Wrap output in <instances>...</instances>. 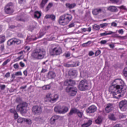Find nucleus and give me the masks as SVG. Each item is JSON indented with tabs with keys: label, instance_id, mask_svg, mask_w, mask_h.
Returning <instances> with one entry per match:
<instances>
[{
	"label": "nucleus",
	"instance_id": "4468645a",
	"mask_svg": "<svg viewBox=\"0 0 127 127\" xmlns=\"http://www.w3.org/2000/svg\"><path fill=\"white\" fill-rule=\"evenodd\" d=\"M115 32L112 31H109L108 32L107 31H105V32L101 33L100 34V37H102V36H107V35H112V34H114Z\"/></svg>",
	"mask_w": 127,
	"mask_h": 127
},
{
	"label": "nucleus",
	"instance_id": "37998d69",
	"mask_svg": "<svg viewBox=\"0 0 127 127\" xmlns=\"http://www.w3.org/2000/svg\"><path fill=\"white\" fill-rule=\"evenodd\" d=\"M18 124H22L24 122V118H19L17 121Z\"/></svg>",
	"mask_w": 127,
	"mask_h": 127
},
{
	"label": "nucleus",
	"instance_id": "dca6fc26",
	"mask_svg": "<svg viewBox=\"0 0 127 127\" xmlns=\"http://www.w3.org/2000/svg\"><path fill=\"white\" fill-rule=\"evenodd\" d=\"M77 70L71 69L68 72V75L70 77H76L77 76Z\"/></svg>",
	"mask_w": 127,
	"mask_h": 127
},
{
	"label": "nucleus",
	"instance_id": "bb28decb",
	"mask_svg": "<svg viewBox=\"0 0 127 127\" xmlns=\"http://www.w3.org/2000/svg\"><path fill=\"white\" fill-rule=\"evenodd\" d=\"M37 26V23H34L32 25H31L29 26L28 29L30 30V31H32V30H34L35 28H36Z\"/></svg>",
	"mask_w": 127,
	"mask_h": 127
},
{
	"label": "nucleus",
	"instance_id": "864d4df0",
	"mask_svg": "<svg viewBox=\"0 0 127 127\" xmlns=\"http://www.w3.org/2000/svg\"><path fill=\"white\" fill-rule=\"evenodd\" d=\"M15 74L16 76H21L22 75L21 71H17V72H15Z\"/></svg>",
	"mask_w": 127,
	"mask_h": 127
},
{
	"label": "nucleus",
	"instance_id": "7ed1b4c3",
	"mask_svg": "<svg viewBox=\"0 0 127 127\" xmlns=\"http://www.w3.org/2000/svg\"><path fill=\"white\" fill-rule=\"evenodd\" d=\"M72 15L70 14H64L61 15L59 18V23L60 25L65 26L72 20Z\"/></svg>",
	"mask_w": 127,
	"mask_h": 127
},
{
	"label": "nucleus",
	"instance_id": "7c9ffc66",
	"mask_svg": "<svg viewBox=\"0 0 127 127\" xmlns=\"http://www.w3.org/2000/svg\"><path fill=\"white\" fill-rule=\"evenodd\" d=\"M42 89L43 90H45L46 91H47L48 90H50L51 89V86L50 85H46L42 86Z\"/></svg>",
	"mask_w": 127,
	"mask_h": 127
},
{
	"label": "nucleus",
	"instance_id": "5701e85b",
	"mask_svg": "<svg viewBox=\"0 0 127 127\" xmlns=\"http://www.w3.org/2000/svg\"><path fill=\"white\" fill-rule=\"evenodd\" d=\"M45 18L48 19V18H50L51 20L54 21L56 18V16L53 14H47L45 16Z\"/></svg>",
	"mask_w": 127,
	"mask_h": 127
},
{
	"label": "nucleus",
	"instance_id": "423d86ee",
	"mask_svg": "<svg viewBox=\"0 0 127 127\" xmlns=\"http://www.w3.org/2000/svg\"><path fill=\"white\" fill-rule=\"evenodd\" d=\"M50 54L51 56H58L62 54V49L60 47H56L50 51Z\"/></svg>",
	"mask_w": 127,
	"mask_h": 127
},
{
	"label": "nucleus",
	"instance_id": "cd10ccee",
	"mask_svg": "<svg viewBox=\"0 0 127 127\" xmlns=\"http://www.w3.org/2000/svg\"><path fill=\"white\" fill-rule=\"evenodd\" d=\"M41 17V12L39 11H36L34 12V18L39 19Z\"/></svg>",
	"mask_w": 127,
	"mask_h": 127
},
{
	"label": "nucleus",
	"instance_id": "a18cd8bd",
	"mask_svg": "<svg viewBox=\"0 0 127 127\" xmlns=\"http://www.w3.org/2000/svg\"><path fill=\"white\" fill-rule=\"evenodd\" d=\"M24 122H25L26 123L28 124V125H31L32 122L30 119H26L24 118Z\"/></svg>",
	"mask_w": 127,
	"mask_h": 127
},
{
	"label": "nucleus",
	"instance_id": "9d476101",
	"mask_svg": "<svg viewBox=\"0 0 127 127\" xmlns=\"http://www.w3.org/2000/svg\"><path fill=\"white\" fill-rule=\"evenodd\" d=\"M66 91L67 93H69L70 96L71 97H74V96H76V94H77V92L78 91V89L76 87H67L66 88Z\"/></svg>",
	"mask_w": 127,
	"mask_h": 127
},
{
	"label": "nucleus",
	"instance_id": "13d9d810",
	"mask_svg": "<svg viewBox=\"0 0 127 127\" xmlns=\"http://www.w3.org/2000/svg\"><path fill=\"white\" fill-rule=\"evenodd\" d=\"M117 25H118V24L116 23L115 22H113L111 23V26H114V27H117Z\"/></svg>",
	"mask_w": 127,
	"mask_h": 127
},
{
	"label": "nucleus",
	"instance_id": "3c124183",
	"mask_svg": "<svg viewBox=\"0 0 127 127\" xmlns=\"http://www.w3.org/2000/svg\"><path fill=\"white\" fill-rule=\"evenodd\" d=\"M65 67H67L68 68L70 67H73V64H66L65 65H64Z\"/></svg>",
	"mask_w": 127,
	"mask_h": 127
},
{
	"label": "nucleus",
	"instance_id": "49530a36",
	"mask_svg": "<svg viewBox=\"0 0 127 127\" xmlns=\"http://www.w3.org/2000/svg\"><path fill=\"white\" fill-rule=\"evenodd\" d=\"M112 3H115L116 4H118L119 3L120 0H109Z\"/></svg>",
	"mask_w": 127,
	"mask_h": 127
},
{
	"label": "nucleus",
	"instance_id": "c9c22d12",
	"mask_svg": "<svg viewBox=\"0 0 127 127\" xmlns=\"http://www.w3.org/2000/svg\"><path fill=\"white\" fill-rule=\"evenodd\" d=\"M78 66H80V62L77 61V62H74L73 63L72 67H77Z\"/></svg>",
	"mask_w": 127,
	"mask_h": 127
},
{
	"label": "nucleus",
	"instance_id": "c85d7f7f",
	"mask_svg": "<svg viewBox=\"0 0 127 127\" xmlns=\"http://www.w3.org/2000/svg\"><path fill=\"white\" fill-rule=\"evenodd\" d=\"M47 2H48V0H42L40 4V8H44Z\"/></svg>",
	"mask_w": 127,
	"mask_h": 127
},
{
	"label": "nucleus",
	"instance_id": "f03ea898",
	"mask_svg": "<svg viewBox=\"0 0 127 127\" xmlns=\"http://www.w3.org/2000/svg\"><path fill=\"white\" fill-rule=\"evenodd\" d=\"M31 56L36 60H42L46 56V51L41 48H36L33 51Z\"/></svg>",
	"mask_w": 127,
	"mask_h": 127
},
{
	"label": "nucleus",
	"instance_id": "603ef678",
	"mask_svg": "<svg viewBox=\"0 0 127 127\" xmlns=\"http://www.w3.org/2000/svg\"><path fill=\"white\" fill-rule=\"evenodd\" d=\"M10 76V72H7L5 75H4V77L5 78H9Z\"/></svg>",
	"mask_w": 127,
	"mask_h": 127
},
{
	"label": "nucleus",
	"instance_id": "1a4fd4ad",
	"mask_svg": "<svg viewBox=\"0 0 127 127\" xmlns=\"http://www.w3.org/2000/svg\"><path fill=\"white\" fill-rule=\"evenodd\" d=\"M119 107L122 112H126L127 109V101L124 100L120 101L119 103Z\"/></svg>",
	"mask_w": 127,
	"mask_h": 127
},
{
	"label": "nucleus",
	"instance_id": "338daca9",
	"mask_svg": "<svg viewBox=\"0 0 127 127\" xmlns=\"http://www.w3.org/2000/svg\"><path fill=\"white\" fill-rule=\"evenodd\" d=\"M19 64H20V66H21V67H24V66H25L24 63H23L22 62H20Z\"/></svg>",
	"mask_w": 127,
	"mask_h": 127
},
{
	"label": "nucleus",
	"instance_id": "412c9836",
	"mask_svg": "<svg viewBox=\"0 0 127 127\" xmlns=\"http://www.w3.org/2000/svg\"><path fill=\"white\" fill-rule=\"evenodd\" d=\"M69 111V108L67 106H64L62 107V111L61 114H66Z\"/></svg>",
	"mask_w": 127,
	"mask_h": 127
},
{
	"label": "nucleus",
	"instance_id": "c756f323",
	"mask_svg": "<svg viewBox=\"0 0 127 127\" xmlns=\"http://www.w3.org/2000/svg\"><path fill=\"white\" fill-rule=\"evenodd\" d=\"M102 122H103V118L102 116H98L97 119L95 120V123L97 125L102 124Z\"/></svg>",
	"mask_w": 127,
	"mask_h": 127
},
{
	"label": "nucleus",
	"instance_id": "72a5a7b5",
	"mask_svg": "<svg viewBox=\"0 0 127 127\" xmlns=\"http://www.w3.org/2000/svg\"><path fill=\"white\" fill-rule=\"evenodd\" d=\"M52 6H53V3L52 2L49 3L48 5L46 7V11H48V10H49V9H50V8H51V7H52Z\"/></svg>",
	"mask_w": 127,
	"mask_h": 127
},
{
	"label": "nucleus",
	"instance_id": "2f4dec72",
	"mask_svg": "<svg viewBox=\"0 0 127 127\" xmlns=\"http://www.w3.org/2000/svg\"><path fill=\"white\" fill-rule=\"evenodd\" d=\"M5 41V36L3 35H0V43H3Z\"/></svg>",
	"mask_w": 127,
	"mask_h": 127
},
{
	"label": "nucleus",
	"instance_id": "f8f14e48",
	"mask_svg": "<svg viewBox=\"0 0 127 127\" xmlns=\"http://www.w3.org/2000/svg\"><path fill=\"white\" fill-rule=\"evenodd\" d=\"M60 119V116L58 115L53 116L50 119V124L52 126H54L56 124V122L58 120Z\"/></svg>",
	"mask_w": 127,
	"mask_h": 127
},
{
	"label": "nucleus",
	"instance_id": "a19ab883",
	"mask_svg": "<svg viewBox=\"0 0 127 127\" xmlns=\"http://www.w3.org/2000/svg\"><path fill=\"white\" fill-rule=\"evenodd\" d=\"M108 25H109V23H104L100 24V26L101 28H105V27H107Z\"/></svg>",
	"mask_w": 127,
	"mask_h": 127
},
{
	"label": "nucleus",
	"instance_id": "8fccbe9b",
	"mask_svg": "<svg viewBox=\"0 0 127 127\" xmlns=\"http://www.w3.org/2000/svg\"><path fill=\"white\" fill-rule=\"evenodd\" d=\"M0 51H1V52L4 51V45L3 44L0 45Z\"/></svg>",
	"mask_w": 127,
	"mask_h": 127
},
{
	"label": "nucleus",
	"instance_id": "4be33fe9",
	"mask_svg": "<svg viewBox=\"0 0 127 127\" xmlns=\"http://www.w3.org/2000/svg\"><path fill=\"white\" fill-rule=\"evenodd\" d=\"M65 6L69 9H72V8H74V7L76 6V4L75 3L72 4H70V3H65Z\"/></svg>",
	"mask_w": 127,
	"mask_h": 127
},
{
	"label": "nucleus",
	"instance_id": "6e6d98bb",
	"mask_svg": "<svg viewBox=\"0 0 127 127\" xmlns=\"http://www.w3.org/2000/svg\"><path fill=\"white\" fill-rule=\"evenodd\" d=\"M70 55H71V54H70L69 52L66 53L64 54V56H65V57H66V58H67L68 57H70Z\"/></svg>",
	"mask_w": 127,
	"mask_h": 127
},
{
	"label": "nucleus",
	"instance_id": "2eb2a0df",
	"mask_svg": "<svg viewBox=\"0 0 127 127\" xmlns=\"http://www.w3.org/2000/svg\"><path fill=\"white\" fill-rule=\"evenodd\" d=\"M102 10L103 9L101 8H95L92 10V13L94 15H98L99 13H101V12H102Z\"/></svg>",
	"mask_w": 127,
	"mask_h": 127
},
{
	"label": "nucleus",
	"instance_id": "f3484780",
	"mask_svg": "<svg viewBox=\"0 0 127 127\" xmlns=\"http://www.w3.org/2000/svg\"><path fill=\"white\" fill-rule=\"evenodd\" d=\"M107 9L111 11V12H117L119 10L116 6H110L108 7Z\"/></svg>",
	"mask_w": 127,
	"mask_h": 127
},
{
	"label": "nucleus",
	"instance_id": "680f3d73",
	"mask_svg": "<svg viewBox=\"0 0 127 127\" xmlns=\"http://www.w3.org/2000/svg\"><path fill=\"white\" fill-rule=\"evenodd\" d=\"M107 40H102L100 41V44H106L107 43Z\"/></svg>",
	"mask_w": 127,
	"mask_h": 127
},
{
	"label": "nucleus",
	"instance_id": "e433bc0d",
	"mask_svg": "<svg viewBox=\"0 0 127 127\" xmlns=\"http://www.w3.org/2000/svg\"><path fill=\"white\" fill-rule=\"evenodd\" d=\"M76 115H77V116L79 118H81L83 117V112L80 111V110H77Z\"/></svg>",
	"mask_w": 127,
	"mask_h": 127
},
{
	"label": "nucleus",
	"instance_id": "473e14b6",
	"mask_svg": "<svg viewBox=\"0 0 127 127\" xmlns=\"http://www.w3.org/2000/svg\"><path fill=\"white\" fill-rule=\"evenodd\" d=\"M108 117L109 119L111 120V121H117V119L115 117V115L113 114H110Z\"/></svg>",
	"mask_w": 127,
	"mask_h": 127
},
{
	"label": "nucleus",
	"instance_id": "774afa93",
	"mask_svg": "<svg viewBox=\"0 0 127 127\" xmlns=\"http://www.w3.org/2000/svg\"><path fill=\"white\" fill-rule=\"evenodd\" d=\"M74 23H70V24L68 25V27H69V28L74 27Z\"/></svg>",
	"mask_w": 127,
	"mask_h": 127
},
{
	"label": "nucleus",
	"instance_id": "69168bd1",
	"mask_svg": "<svg viewBox=\"0 0 127 127\" xmlns=\"http://www.w3.org/2000/svg\"><path fill=\"white\" fill-rule=\"evenodd\" d=\"M94 53L93 51H90L89 52L88 55L89 56H93L94 55Z\"/></svg>",
	"mask_w": 127,
	"mask_h": 127
},
{
	"label": "nucleus",
	"instance_id": "39448f33",
	"mask_svg": "<svg viewBox=\"0 0 127 127\" xmlns=\"http://www.w3.org/2000/svg\"><path fill=\"white\" fill-rule=\"evenodd\" d=\"M4 11L6 14L11 15L14 12V7L13 3L10 2L8 3L4 7Z\"/></svg>",
	"mask_w": 127,
	"mask_h": 127
},
{
	"label": "nucleus",
	"instance_id": "4d7b16f0",
	"mask_svg": "<svg viewBox=\"0 0 127 127\" xmlns=\"http://www.w3.org/2000/svg\"><path fill=\"white\" fill-rule=\"evenodd\" d=\"M0 90H4V89H5V85H4V84L0 85Z\"/></svg>",
	"mask_w": 127,
	"mask_h": 127
},
{
	"label": "nucleus",
	"instance_id": "6e6552de",
	"mask_svg": "<svg viewBox=\"0 0 127 127\" xmlns=\"http://www.w3.org/2000/svg\"><path fill=\"white\" fill-rule=\"evenodd\" d=\"M32 111L35 116H39L42 113V108L37 105L34 106L32 108Z\"/></svg>",
	"mask_w": 127,
	"mask_h": 127
},
{
	"label": "nucleus",
	"instance_id": "f257e3e1",
	"mask_svg": "<svg viewBox=\"0 0 127 127\" xmlns=\"http://www.w3.org/2000/svg\"><path fill=\"white\" fill-rule=\"evenodd\" d=\"M117 85H113L109 87V91L113 94L114 98L115 99H120L122 97L121 93L123 92V89H126L127 86L124 84L123 81L120 79H116L115 80ZM121 84H124L122 85Z\"/></svg>",
	"mask_w": 127,
	"mask_h": 127
},
{
	"label": "nucleus",
	"instance_id": "6ab92c4d",
	"mask_svg": "<svg viewBox=\"0 0 127 127\" xmlns=\"http://www.w3.org/2000/svg\"><path fill=\"white\" fill-rule=\"evenodd\" d=\"M56 77V74L55 72L53 71H49L48 73V78L49 79H54Z\"/></svg>",
	"mask_w": 127,
	"mask_h": 127
},
{
	"label": "nucleus",
	"instance_id": "4c0bfd02",
	"mask_svg": "<svg viewBox=\"0 0 127 127\" xmlns=\"http://www.w3.org/2000/svg\"><path fill=\"white\" fill-rule=\"evenodd\" d=\"M100 26H99V25H97V24H94L93 26V29H94V30H100V29L101 28L100 27Z\"/></svg>",
	"mask_w": 127,
	"mask_h": 127
},
{
	"label": "nucleus",
	"instance_id": "ddd939ff",
	"mask_svg": "<svg viewBox=\"0 0 127 127\" xmlns=\"http://www.w3.org/2000/svg\"><path fill=\"white\" fill-rule=\"evenodd\" d=\"M75 84L76 82L72 79L65 80L64 82V86H73Z\"/></svg>",
	"mask_w": 127,
	"mask_h": 127
},
{
	"label": "nucleus",
	"instance_id": "393cba45",
	"mask_svg": "<svg viewBox=\"0 0 127 127\" xmlns=\"http://www.w3.org/2000/svg\"><path fill=\"white\" fill-rule=\"evenodd\" d=\"M92 120H88L87 122L81 125V127H89L92 125Z\"/></svg>",
	"mask_w": 127,
	"mask_h": 127
},
{
	"label": "nucleus",
	"instance_id": "a878e982",
	"mask_svg": "<svg viewBox=\"0 0 127 127\" xmlns=\"http://www.w3.org/2000/svg\"><path fill=\"white\" fill-rule=\"evenodd\" d=\"M78 109L77 108H71L70 110L68 115L69 116H72L73 114H77V112H78Z\"/></svg>",
	"mask_w": 127,
	"mask_h": 127
},
{
	"label": "nucleus",
	"instance_id": "ea45409f",
	"mask_svg": "<svg viewBox=\"0 0 127 127\" xmlns=\"http://www.w3.org/2000/svg\"><path fill=\"white\" fill-rule=\"evenodd\" d=\"M20 43H21V41L19 39H14V44H20Z\"/></svg>",
	"mask_w": 127,
	"mask_h": 127
},
{
	"label": "nucleus",
	"instance_id": "5fc2aeb1",
	"mask_svg": "<svg viewBox=\"0 0 127 127\" xmlns=\"http://www.w3.org/2000/svg\"><path fill=\"white\" fill-rule=\"evenodd\" d=\"M14 120H17L18 119V114L17 112L14 114Z\"/></svg>",
	"mask_w": 127,
	"mask_h": 127
},
{
	"label": "nucleus",
	"instance_id": "58836bf2",
	"mask_svg": "<svg viewBox=\"0 0 127 127\" xmlns=\"http://www.w3.org/2000/svg\"><path fill=\"white\" fill-rule=\"evenodd\" d=\"M90 44H91V41H89L86 43L82 44V47H87L89 46V45H90Z\"/></svg>",
	"mask_w": 127,
	"mask_h": 127
},
{
	"label": "nucleus",
	"instance_id": "0e129e2a",
	"mask_svg": "<svg viewBox=\"0 0 127 127\" xmlns=\"http://www.w3.org/2000/svg\"><path fill=\"white\" fill-rule=\"evenodd\" d=\"M119 33H120V34H124V30L123 29H120L118 31Z\"/></svg>",
	"mask_w": 127,
	"mask_h": 127
},
{
	"label": "nucleus",
	"instance_id": "c03bdc74",
	"mask_svg": "<svg viewBox=\"0 0 127 127\" xmlns=\"http://www.w3.org/2000/svg\"><path fill=\"white\" fill-rule=\"evenodd\" d=\"M118 8H120V9H124V10H127V8L125 5H121L120 6H118Z\"/></svg>",
	"mask_w": 127,
	"mask_h": 127
},
{
	"label": "nucleus",
	"instance_id": "9b49d317",
	"mask_svg": "<svg viewBox=\"0 0 127 127\" xmlns=\"http://www.w3.org/2000/svg\"><path fill=\"white\" fill-rule=\"evenodd\" d=\"M97 110H98V108L96 106L92 105L86 109V112L87 114H94V113L97 112Z\"/></svg>",
	"mask_w": 127,
	"mask_h": 127
},
{
	"label": "nucleus",
	"instance_id": "aec40b11",
	"mask_svg": "<svg viewBox=\"0 0 127 127\" xmlns=\"http://www.w3.org/2000/svg\"><path fill=\"white\" fill-rule=\"evenodd\" d=\"M59 99V95L58 94H55L54 96V98L51 99L50 100V103H52V104H53L54 103H55Z\"/></svg>",
	"mask_w": 127,
	"mask_h": 127
},
{
	"label": "nucleus",
	"instance_id": "a211bd4d",
	"mask_svg": "<svg viewBox=\"0 0 127 127\" xmlns=\"http://www.w3.org/2000/svg\"><path fill=\"white\" fill-rule=\"evenodd\" d=\"M113 104L112 103H109L107 104L106 108H105V111L106 113H110L112 111V109H113Z\"/></svg>",
	"mask_w": 127,
	"mask_h": 127
},
{
	"label": "nucleus",
	"instance_id": "bf43d9fd",
	"mask_svg": "<svg viewBox=\"0 0 127 127\" xmlns=\"http://www.w3.org/2000/svg\"><path fill=\"white\" fill-rule=\"evenodd\" d=\"M9 62V61H8V60H7L5 61H4L2 64V66H5V65H6V64H7Z\"/></svg>",
	"mask_w": 127,
	"mask_h": 127
},
{
	"label": "nucleus",
	"instance_id": "20e7f679",
	"mask_svg": "<svg viewBox=\"0 0 127 127\" xmlns=\"http://www.w3.org/2000/svg\"><path fill=\"white\" fill-rule=\"evenodd\" d=\"M27 106L28 104L26 102L20 103L16 106V110L17 112H20L21 115H24L27 112Z\"/></svg>",
	"mask_w": 127,
	"mask_h": 127
},
{
	"label": "nucleus",
	"instance_id": "052dcab7",
	"mask_svg": "<svg viewBox=\"0 0 127 127\" xmlns=\"http://www.w3.org/2000/svg\"><path fill=\"white\" fill-rule=\"evenodd\" d=\"M123 74L125 76V77L127 78V71L126 70H123Z\"/></svg>",
	"mask_w": 127,
	"mask_h": 127
},
{
	"label": "nucleus",
	"instance_id": "79ce46f5",
	"mask_svg": "<svg viewBox=\"0 0 127 127\" xmlns=\"http://www.w3.org/2000/svg\"><path fill=\"white\" fill-rule=\"evenodd\" d=\"M52 96V94L50 93H48L46 96V99H48V100H49V102H50V100H51V99H52V98L51 97Z\"/></svg>",
	"mask_w": 127,
	"mask_h": 127
},
{
	"label": "nucleus",
	"instance_id": "de8ad7c7",
	"mask_svg": "<svg viewBox=\"0 0 127 127\" xmlns=\"http://www.w3.org/2000/svg\"><path fill=\"white\" fill-rule=\"evenodd\" d=\"M9 112L11 114H13V115H14L15 114H16V113H17L16 112V110H15V109H10L9 110Z\"/></svg>",
	"mask_w": 127,
	"mask_h": 127
},
{
	"label": "nucleus",
	"instance_id": "0eeeda50",
	"mask_svg": "<svg viewBox=\"0 0 127 127\" xmlns=\"http://www.w3.org/2000/svg\"><path fill=\"white\" fill-rule=\"evenodd\" d=\"M78 88L80 91H86L89 89V84H88V81L84 79L81 80L78 85Z\"/></svg>",
	"mask_w": 127,
	"mask_h": 127
},
{
	"label": "nucleus",
	"instance_id": "09e8293b",
	"mask_svg": "<svg viewBox=\"0 0 127 127\" xmlns=\"http://www.w3.org/2000/svg\"><path fill=\"white\" fill-rule=\"evenodd\" d=\"M100 54H101V51L100 50H98L97 51H96L95 53V56H99V55H100Z\"/></svg>",
	"mask_w": 127,
	"mask_h": 127
},
{
	"label": "nucleus",
	"instance_id": "e2e57ef3",
	"mask_svg": "<svg viewBox=\"0 0 127 127\" xmlns=\"http://www.w3.org/2000/svg\"><path fill=\"white\" fill-rule=\"evenodd\" d=\"M13 67L15 69H18L19 65H18V64H15L13 65Z\"/></svg>",
	"mask_w": 127,
	"mask_h": 127
},
{
	"label": "nucleus",
	"instance_id": "f704fd0d",
	"mask_svg": "<svg viewBox=\"0 0 127 127\" xmlns=\"http://www.w3.org/2000/svg\"><path fill=\"white\" fill-rule=\"evenodd\" d=\"M7 44L8 46H10L12 44H14V39H11L9 40L7 42Z\"/></svg>",
	"mask_w": 127,
	"mask_h": 127
},
{
	"label": "nucleus",
	"instance_id": "b1692460",
	"mask_svg": "<svg viewBox=\"0 0 127 127\" xmlns=\"http://www.w3.org/2000/svg\"><path fill=\"white\" fill-rule=\"evenodd\" d=\"M62 110V107L61 106H57L54 108V111L56 113L58 114H61V111Z\"/></svg>",
	"mask_w": 127,
	"mask_h": 127
}]
</instances>
